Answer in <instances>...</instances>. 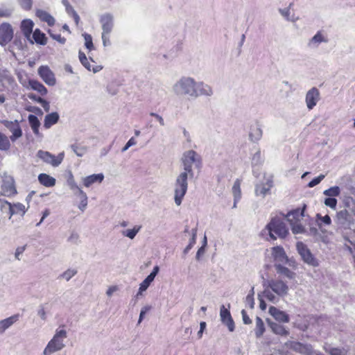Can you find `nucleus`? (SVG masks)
Listing matches in <instances>:
<instances>
[{
  "label": "nucleus",
  "instance_id": "dca6fc26",
  "mask_svg": "<svg viewBox=\"0 0 355 355\" xmlns=\"http://www.w3.org/2000/svg\"><path fill=\"white\" fill-rule=\"evenodd\" d=\"M34 23L30 19H26L21 21L20 29L26 38L30 40L31 34L33 32Z\"/></svg>",
  "mask_w": 355,
  "mask_h": 355
},
{
  "label": "nucleus",
  "instance_id": "13d9d810",
  "mask_svg": "<svg viewBox=\"0 0 355 355\" xmlns=\"http://www.w3.org/2000/svg\"><path fill=\"white\" fill-rule=\"evenodd\" d=\"M241 314H242V317H243V321L245 324H249L252 323V320H250V318H249V316L247 314V312L244 309L242 310Z\"/></svg>",
  "mask_w": 355,
  "mask_h": 355
},
{
  "label": "nucleus",
  "instance_id": "c85d7f7f",
  "mask_svg": "<svg viewBox=\"0 0 355 355\" xmlns=\"http://www.w3.org/2000/svg\"><path fill=\"white\" fill-rule=\"evenodd\" d=\"M270 327L272 329V331L277 335L282 336H286L289 334V331L286 329V328L277 322H272L270 324Z\"/></svg>",
  "mask_w": 355,
  "mask_h": 355
},
{
  "label": "nucleus",
  "instance_id": "0e129e2a",
  "mask_svg": "<svg viewBox=\"0 0 355 355\" xmlns=\"http://www.w3.org/2000/svg\"><path fill=\"white\" fill-rule=\"evenodd\" d=\"M118 289L117 286H112L109 287V288L107 291V295L108 296H111L114 292H115Z\"/></svg>",
  "mask_w": 355,
  "mask_h": 355
},
{
  "label": "nucleus",
  "instance_id": "9d476101",
  "mask_svg": "<svg viewBox=\"0 0 355 355\" xmlns=\"http://www.w3.org/2000/svg\"><path fill=\"white\" fill-rule=\"evenodd\" d=\"M2 123L11 132L12 135L10 137L11 141H15L22 136V130L17 121L4 120Z\"/></svg>",
  "mask_w": 355,
  "mask_h": 355
},
{
  "label": "nucleus",
  "instance_id": "423d86ee",
  "mask_svg": "<svg viewBox=\"0 0 355 355\" xmlns=\"http://www.w3.org/2000/svg\"><path fill=\"white\" fill-rule=\"evenodd\" d=\"M298 253L302 257L303 261L309 266L317 267L319 266L318 260L311 253L307 245L302 241H299L296 244Z\"/></svg>",
  "mask_w": 355,
  "mask_h": 355
},
{
  "label": "nucleus",
  "instance_id": "6e6d98bb",
  "mask_svg": "<svg viewBox=\"0 0 355 355\" xmlns=\"http://www.w3.org/2000/svg\"><path fill=\"white\" fill-rule=\"evenodd\" d=\"M263 295L264 297L268 300L269 301H271V302H273L275 297V295H273V293L269 291V290H267L266 289L264 291H263Z\"/></svg>",
  "mask_w": 355,
  "mask_h": 355
},
{
  "label": "nucleus",
  "instance_id": "f03ea898",
  "mask_svg": "<svg viewBox=\"0 0 355 355\" xmlns=\"http://www.w3.org/2000/svg\"><path fill=\"white\" fill-rule=\"evenodd\" d=\"M344 209L338 211L336 218L343 226H348L355 223V199L346 196L343 200Z\"/></svg>",
  "mask_w": 355,
  "mask_h": 355
},
{
  "label": "nucleus",
  "instance_id": "7c9ffc66",
  "mask_svg": "<svg viewBox=\"0 0 355 355\" xmlns=\"http://www.w3.org/2000/svg\"><path fill=\"white\" fill-rule=\"evenodd\" d=\"M272 254L275 260L279 259L280 261H283L284 259H287L284 250L281 246L273 247L272 248Z\"/></svg>",
  "mask_w": 355,
  "mask_h": 355
},
{
  "label": "nucleus",
  "instance_id": "20e7f679",
  "mask_svg": "<svg viewBox=\"0 0 355 355\" xmlns=\"http://www.w3.org/2000/svg\"><path fill=\"white\" fill-rule=\"evenodd\" d=\"M175 89L178 94H189L197 96L196 83L191 78H183L175 85Z\"/></svg>",
  "mask_w": 355,
  "mask_h": 355
},
{
  "label": "nucleus",
  "instance_id": "9b49d317",
  "mask_svg": "<svg viewBox=\"0 0 355 355\" xmlns=\"http://www.w3.org/2000/svg\"><path fill=\"white\" fill-rule=\"evenodd\" d=\"M320 100V92L316 87L309 90L306 94V103L309 110H312Z\"/></svg>",
  "mask_w": 355,
  "mask_h": 355
},
{
  "label": "nucleus",
  "instance_id": "bb28decb",
  "mask_svg": "<svg viewBox=\"0 0 355 355\" xmlns=\"http://www.w3.org/2000/svg\"><path fill=\"white\" fill-rule=\"evenodd\" d=\"M79 60L81 62V64L89 71H93L94 72H97L101 69V67L99 66H97L96 67H92L90 64V62H89L86 55L82 52L79 51L78 53Z\"/></svg>",
  "mask_w": 355,
  "mask_h": 355
},
{
  "label": "nucleus",
  "instance_id": "4c0bfd02",
  "mask_svg": "<svg viewBox=\"0 0 355 355\" xmlns=\"http://www.w3.org/2000/svg\"><path fill=\"white\" fill-rule=\"evenodd\" d=\"M265 331L264 323L259 317L256 318L255 334L257 337H261Z\"/></svg>",
  "mask_w": 355,
  "mask_h": 355
},
{
  "label": "nucleus",
  "instance_id": "412c9836",
  "mask_svg": "<svg viewBox=\"0 0 355 355\" xmlns=\"http://www.w3.org/2000/svg\"><path fill=\"white\" fill-rule=\"evenodd\" d=\"M51 340L44 350V354L45 355H49L56 351L60 350L64 347L62 340H60V338H57L52 345H51Z\"/></svg>",
  "mask_w": 355,
  "mask_h": 355
},
{
  "label": "nucleus",
  "instance_id": "4be33fe9",
  "mask_svg": "<svg viewBox=\"0 0 355 355\" xmlns=\"http://www.w3.org/2000/svg\"><path fill=\"white\" fill-rule=\"evenodd\" d=\"M159 272V267L157 266H155L153 271L150 275L147 276V277L141 283L139 286V291L142 292L146 291L148 287L150 286V283L154 280L155 276Z\"/></svg>",
  "mask_w": 355,
  "mask_h": 355
},
{
  "label": "nucleus",
  "instance_id": "603ef678",
  "mask_svg": "<svg viewBox=\"0 0 355 355\" xmlns=\"http://www.w3.org/2000/svg\"><path fill=\"white\" fill-rule=\"evenodd\" d=\"M325 40L320 32H318L311 39V42L320 43L324 42Z\"/></svg>",
  "mask_w": 355,
  "mask_h": 355
},
{
  "label": "nucleus",
  "instance_id": "680f3d73",
  "mask_svg": "<svg viewBox=\"0 0 355 355\" xmlns=\"http://www.w3.org/2000/svg\"><path fill=\"white\" fill-rule=\"evenodd\" d=\"M10 15V12L8 10L0 9V17H8Z\"/></svg>",
  "mask_w": 355,
  "mask_h": 355
},
{
  "label": "nucleus",
  "instance_id": "e433bc0d",
  "mask_svg": "<svg viewBox=\"0 0 355 355\" xmlns=\"http://www.w3.org/2000/svg\"><path fill=\"white\" fill-rule=\"evenodd\" d=\"M0 81L2 83H7L10 86L15 84L14 78L11 75L8 74L7 71L0 73Z\"/></svg>",
  "mask_w": 355,
  "mask_h": 355
},
{
  "label": "nucleus",
  "instance_id": "f3484780",
  "mask_svg": "<svg viewBox=\"0 0 355 355\" xmlns=\"http://www.w3.org/2000/svg\"><path fill=\"white\" fill-rule=\"evenodd\" d=\"M4 196L7 197L14 196L17 193L15 181L12 179L5 181L1 187Z\"/></svg>",
  "mask_w": 355,
  "mask_h": 355
},
{
  "label": "nucleus",
  "instance_id": "7ed1b4c3",
  "mask_svg": "<svg viewBox=\"0 0 355 355\" xmlns=\"http://www.w3.org/2000/svg\"><path fill=\"white\" fill-rule=\"evenodd\" d=\"M267 228L272 239H276L277 237L285 238L288 234V230L285 223L279 218H272L268 224Z\"/></svg>",
  "mask_w": 355,
  "mask_h": 355
},
{
  "label": "nucleus",
  "instance_id": "864d4df0",
  "mask_svg": "<svg viewBox=\"0 0 355 355\" xmlns=\"http://www.w3.org/2000/svg\"><path fill=\"white\" fill-rule=\"evenodd\" d=\"M71 148L73 150V152L78 156V157H82L85 152V148L83 147H79L77 145H72L71 146Z\"/></svg>",
  "mask_w": 355,
  "mask_h": 355
},
{
  "label": "nucleus",
  "instance_id": "393cba45",
  "mask_svg": "<svg viewBox=\"0 0 355 355\" xmlns=\"http://www.w3.org/2000/svg\"><path fill=\"white\" fill-rule=\"evenodd\" d=\"M19 318V314L13 315L9 318L0 321V331L3 332L6 329L10 327L12 324L16 322Z\"/></svg>",
  "mask_w": 355,
  "mask_h": 355
},
{
  "label": "nucleus",
  "instance_id": "aec40b11",
  "mask_svg": "<svg viewBox=\"0 0 355 355\" xmlns=\"http://www.w3.org/2000/svg\"><path fill=\"white\" fill-rule=\"evenodd\" d=\"M32 35L33 41L30 40L31 43L35 42L37 44L44 46L47 44L48 39L46 35L42 32L39 28H36Z\"/></svg>",
  "mask_w": 355,
  "mask_h": 355
},
{
  "label": "nucleus",
  "instance_id": "cd10ccee",
  "mask_svg": "<svg viewBox=\"0 0 355 355\" xmlns=\"http://www.w3.org/2000/svg\"><path fill=\"white\" fill-rule=\"evenodd\" d=\"M272 187V182L268 181L266 184L261 183L256 186L255 193L257 196H265Z\"/></svg>",
  "mask_w": 355,
  "mask_h": 355
},
{
  "label": "nucleus",
  "instance_id": "a18cd8bd",
  "mask_svg": "<svg viewBox=\"0 0 355 355\" xmlns=\"http://www.w3.org/2000/svg\"><path fill=\"white\" fill-rule=\"evenodd\" d=\"M324 205L335 209L337 205V200L335 198H327L324 200Z\"/></svg>",
  "mask_w": 355,
  "mask_h": 355
},
{
  "label": "nucleus",
  "instance_id": "1a4fd4ad",
  "mask_svg": "<svg viewBox=\"0 0 355 355\" xmlns=\"http://www.w3.org/2000/svg\"><path fill=\"white\" fill-rule=\"evenodd\" d=\"M14 31L8 23L0 24V44L3 46L9 43L13 38Z\"/></svg>",
  "mask_w": 355,
  "mask_h": 355
},
{
  "label": "nucleus",
  "instance_id": "5fc2aeb1",
  "mask_svg": "<svg viewBox=\"0 0 355 355\" xmlns=\"http://www.w3.org/2000/svg\"><path fill=\"white\" fill-rule=\"evenodd\" d=\"M254 287H252L245 298L246 302L250 304L251 307H253L254 306Z\"/></svg>",
  "mask_w": 355,
  "mask_h": 355
},
{
  "label": "nucleus",
  "instance_id": "49530a36",
  "mask_svg": "<svg viewBox=\"0 0 355 355\" xmlns=\"http://www.w3.org/2000/svg\"><path fill=\"white\" fill-rule=\"evenodd\" d=\"M290 224L292 226V231L294 234L302 233L304 230V227L300 224V222Z\"/></svg>",
  "mask_w": 355,
  "mask_h": 355
},
{
  "label": "nucleus",
  "instance_id": "79ce46f5",
  "mask_svg": "<svg viewBox=\"0 0 355 355\" xmlns=\"http://www.w3.org/2000/svg\"><path fill=\"white\" fill-rule=\"evenodd\" d=\"M83 35L85 39V45L86 48L89 51H92V49H94V44H93L92 37L91 35H89L88 33H84Z\"/></svg>",
  "mask_w": 355,
  "mask_h": 355
},
{
  "label": "nucleus",
  "instance_id": "f704fd0d",
  "mask_svg": "<svg viewBox=\"0 0 355 355\" xmlns=\"http://www.w3.org/2000/svg\"><path fill=\"white\" fill-rule=\"evenodd\" d=\"M262 136V130L258 126H253L250 128V138L252 141H258Z\"/></svg>",
  "mask_w": 355,
  "mask_h": 355
},
{
  "label": "nucleus",
  "instance_id": "4d7b16f0",
  "mask_svg": "<svg viewBox=\"0 0 355 355\" xmlns=\"http://www.w3.org/2000/svg\"><path fill=\"white\" fill-rule=\"evenodd\" d=\"M25 249H26V245L18 247L16 249L15 254V257L16 259H18V260L20 259L19 256L21 254H23V252H24Z\"/></svg>",
  "mask_w": 355,
  "mask_h": 355
},
{
  "label": "nucleus",
  "instance_id": "a211bd4d",
  "mask_svg": "<svg viewBox=\"0 0 355 355\" xmlns=\"http://www.w3.org/2000/svg\"><path fill=\"white\" fill-rule=\"evenodd\" d=\"M5 203L9 207L10 217L14 214L24 216L26 211L25 205L20 202L12 204L8 201H5Z\"/></svg>",
  "mask_w": 355,
  "mask_h": 355
},
{
  "label": "nucleus",
  "instance_id": "69168bd1",
  "mask_svg": "<svg viewBox=\"0 0 355 355\" xmlns=\"http://www.w3.org/2000/svg\"><path fill=\"white\" fill-rule=\"evenodd\" d=\"M71 16L73 17L76 24L78 25L80 21V17L77 12L76 11H73V14L71 15Z\"/></svg>",
  "mask_w": 355,
  "mask_h": 355
},
{
  "label": "nucleus",
  "instance_id": "5701e85b",
  "mask_svg": "<svg viewBox=\"0 0 355 355\" xmlns=\"http://www.w3.org/2000/svg\"><path fill=\"white\" fill-rule=\"evenodd\" d=\"M36 16L44 22H46L49 26L55 24V20L48 12L43 10H38L36 12Z\"/></svg>",
  "mask_w": 355,
  "mask_h": 355
},
{
  "label": "nucleus",
  "instance_id": "37998d69",
  "mask_svg": "<svg viewBox=\"0 0 355 355\" xmlns=\"http://www.w3.org/2000/svg\"><path fill=\"white\" fill-rule=\"evenodd\" d=\"M18 2L25 10H30L32 8L33 0H18Z\"/></svg>",
  "mask_w": 355,
  "mask_h": 355
},
{
  "label": "nucleus",
  "instance_id": "2f4dec72",
  "mask_svg": "<svg viewBox=\"0 0 355 355\" xmlns=\"http://www.w3.org/2000/svg\"><path fill=\"white\" fill-rule=\"evenodd\" d=\"M232 193L234 197V207H236V204L240 200L241 197V181L237 179L232 187Z\"/></svg>",
  "mask_w": 355,
  "mask_h": 355
},
{
  "label": "nucleus",
  "instance_id": "473e14b6",
  "mask_svg": "<svg viewBox=\"0 0 355 355\" xmlns=\"http://www.w3.org/2000/svg\"><path fill=\"white\" fill-rule=\"evenodd\" d=\"M10 146L9 138L0 132V150L7 151L10 148Z\"/></svg>",
  "mask_w": 355,
  "mask_h": 355
},
{
  "label": "nucleus",
  "instance_id": "a19ab883",
  "mask_svg": "<svg viewBox=\"0 0 355 355\" xmlns=\"http://www.w3.org/2000/svg\"><path fill=\"white\" fill-rule=\"evenodd\" d=\"M141 227L140 226H135L132 229L127 230L126 231L123 232V235L132 239L135 238L136 234L139 231Z\"/></svg>",
  "mask_w": 355,
  "mask_h": 355
},
{
  "label": "nucleus",
  "instance_id": "ea45409f",
  "mask_svg": "<svg viewBox=\"0 0 355 355\" xmlns=\"http://www.w3.org/2000/svg\"><path fill=\"white\" fill-rule=\"evenodd\" d=\"M340 193V189L338 186L330 187L324 191V194L327 196L336 197L338 196Z\"/></svg>",
  "mask_w": 355,
  "mask_h": 355
},
{
  "label": "nucleus",
  "instance_id": "39448f33",
  "mask_svg": "<svg viewBox=\"0 0 355 355\" xmlns=\"http://www.w3.org/2000/svg\"><path fill=\"white\" fill-rule=\"evenodd\" d=\"M100 22L102 25V40L105 46L111 44L110 35L112 31L114 23L113 17L110 14H105L101 17Z\"/></svg>",
  "mask_w": 355,
  "mask_h": 355
},
{
  "label": "nucleus",
  "instance_id": "4468645a",
  "mask_svg": "<svg viewBox=\"0 0 355 355\" xmlns=\"http://www.w3.org/2000/svg\"><path fill=\"white\" fill-rule=\"evenodd\" d=\"M269 313L279 322L287 323L290 320L289 315L285 311H281L275 306L269 308Z\"/></svg>",
  "mask_w": 355,
  "mask_h": 355
},
{
  "label": "nucleus",
  "instance_id": "bf43d9fd",
  "mask_svg": "<svg viewBox=\"0 0 355 355\" xmlns=\"http://www.w3.org/2000/svg\"><path fill=\"white\" fill-rule=\"evenodd\" d=\"M150 309V306H144L141 311V313H140V315H139V323H140L141 322V320H143L144 317V315L146 314V313L147 311H148Z\"/></svg>",
  "mask_w": 355,
  "mask_h": 355
},
{
  "label": "nucleus",
  "instance_id": "58836bf2",
  "mask_svg": "<svg viewBox=\"0 0 355 355\" xmlns=\"http://www.w3.org/2000/svg\"><path fill=\"white\" fill-rule=\"evenodd\" d=\"M325 352L330 355H347V351L344 348L331 347L329 349H324Z\"/></svg>",
  "mask_w": 355,
  "mask_h": 355
},
{
  "label": "nucleus",
  "instance_id": "c9c22d12",
  "mask_svg": "<svg viewBox=\"0 0 355 355\" xmlns=\"http://www.w3.org/2000/svg\"><path fill=\"white\" fill-rule=\"evenodd\" d=\"M277 272L289 279H293L295 276V273L290 270L288 268L282 266L281 265L275 266Z\"/></svg>",
  "mask_w": 355,
  "mask_h": 355
},
{
  "label": "nucleus",
  "instance_id": "ddd939ff",
  "mask_svg": "<svg viewBox=\"0 0 355 355\" xmlns=\"http://www.w3.org/2000/svg\"><path fill=\"white\" fill-rule=\"evenodd\" d=\"M27 89H31L36 91L40 96H44L46 95L48 91L45 86L35 79H29L28 84L25 85Z\"/></svg>",
  "mask_w": 355,
  "mask_h": 355
},
{
  "label": "nucleus",
  "instance_id": "b1692460",
  "mask_svg": "<svg viewBox=\"0 0 355 355\" xmlns=\"http://www.w3.org/2000/svg\"><path fill=\"white\" fill-rule=\"evenodd\" d=\"M38 181L42 185L46 187H52L55 186L56 183L55 179L46 173H40L38 175Z\"/></svg>",
  "mask_w": 355,
  "mask_h": 355
},
{
  "label": "nucleus",
  "instance_id": "6e6552de",
  "mask_svg": "<svg viewBox=\"0 0 355 355\" xmlns=\"http://www.w3.org/2000/svg\"><path fill=\"white\" fill-rule=\"evenodd\" d=\"M38 75L42 80L49 86H54L56 83V78L54 73L51 70L49 67L42 65L38 68Z\"/></svg>",
  "mask_w": 355,
  "mask_h": 355
},
{
  "label": "nucleus",
  "instance_id": "052dcab7",
  "mask_svg": "<svg viewBox=\"0 0 355 355\" xmlns=\"http://www.w3.org/2000/svg\"><path fill=\"white\" fill-rule=\"evenodd\" d=\"M137 143L134 137L130 138L128 141L126 143L125 147L123 148V150H127L129 147L135 145Z\"/></svg>",
  "mask_w": 355,
  "mask_h": 355
},
{
  "label": "nucleus",
  "instance_id": "72a5a7b5",
  "mask_svg": "<svg viewBox=\"0 0 355 355\" xmlns=\"http://www.w3.org/2000/svg\"><path fill=\"white\" fill-rule=\"evenodd\" d=\"M28 122L33 132L35 134H37L39 132V128L40 125V123L37 117L33 114H30L28 116Z\"/></svg>",
  "mask_w": 355,
  "mask_h": 355
},
{
  "label": "nucleus",
  "instance_id": "c03bdc74",
  "mask_svg": "<svg viewBox=\"0 0 355 355\" xmlns=\"http://www.w3.org/2000/svg\"><path fill=\"white\" fill-rule=\"evenodd\" d=\"M80 193L82 195L83 199L79 205V208L82 211H84V209L86 208L87 205V197L86 196V193L83 192L81 189H79Z\"/></svg>",
  "mask_w": 355,
  "mask_h": 355
},
{
  "label": "nucleus",
  "instance_id": "de8ad7c7",
  "mask_svg": "<svg viewBox=\"0 0 355 355\" xmlns=\"http://www.w3.org/2000/svg\"><path fill=\"white\" fill-rule=\"evenodd\" d=\"M67 337V332L64 329H61L59 331H57L53 338L51 339V343L52 345L53 342L57 339V338H60L62 340V338H64Z\"/></svg>",
  "mask_w": 355,
  "mask_h": 355
},
{
  "label": "nucleus",
  "instance_id": "e2e57ef3",
  "mask_svg": "<svg viewBox=\"0 0 355 355\" xmlns=\"http://www.w3.org/2000/svg\"><path fill=\"white\" fill-rule=\"evenodd\" d=\"M150 115L155 117L157 119V121L159 122L161 125H164V119H162V117L161 116H159L155 113H150Z\"/></svg>",
  "mask_w": 355,
  "mask_h": 355
},
{
  "label": "nucleus",
  "instance_id": "f257e3e1",
  "mask_svg": "<svg viewBox=\"0 0 355 355\" xmlns=\"http://www.w3.org/2000/svg\"><path fill=\"white\" fill-rule=\"evenodd\" d=\"M184 171L178 177L175 184V202L177 205H180L182 198L187 193L188 183V176L193 178L192 165L200 168L202 164L201 157L196 151L191 150L184 153L182 159Z\"/></svg>",
  "mask_w": 355,
  "mask_h": 355
},
{
  "label": "nucleus",
  "instance_id": "0eeeda50",
  "mask_svg": "<svg viewBox=\"0 0 355 355\" xmlns=\"http://www.w3.org/2000/svg\"><path fill=\"white\" fill-rule=\"evenodd\" d=\"M37 156L44 162L49 164L53 166H58L62 163L64 159V153H61L58 156H55L49 152L39 150L37 152Z\"/></svg>",
  "mask_w": 355,
  "mask_h": 355
},
{
  "label": "nucleus",
  "instance_id": "3c124183",
  "mask_svg": "<svg viewBox=\"0 0 355 355\" xmlns=\"http://www.w3.org/2000/svg\"><path fill=\"white\" fill-rule=\"evenodd\" d=\"M77 271L75 270H67L61 275V277L66 280L69 281L72 277L76 274Z\"/></svg>",
  "mask_w": 355,
  "mask_h": 355
},
{
  "label": "nucleus",
  "instance_id": "c756f323",
  "mask_svg": "<svg viewBox=\"0 0 355 355\" xmlns=\"http://www.w3.org/2000/svg\"><path fill=\"white\" fill-rule=\"evenodd\" d=\"M59 119V115L57 112H52L47 114L44 119V127L46 128H50L55 124Z\"/></svg>",
  "mask_w": 355,
  "mask_h": 355
},
{
  "label": "nucleus",
  "instance_id": "6ab92c4d",
  "mask_svg": "<svg viewBox=\"0 0 355 355\" xmlns=\"http://www.w3.org/2000/svg\"><path fill=\"white\" fill-rule=\"evenodd\" d=\"M220 318L223 323L226 324L230 331H234V323L232 318L230 312L223 306L220 309Z\"/></svg>",
  "mask_w": 355,
  "mask_h": 355
},
{
  "label": "nucleus",
  "instance_id": "8fccbe9b",
  "mask_svg": "<svg viewBox=\"0 0 355 355\" xmlns=\"http://www.w3.org/2000/svg\"><path fill=\"white\" fill-rule=\"evenodd\" d=\"M48 33L50 36L55 40L58 41L61 44H64L66 42V39L64 37H62L60 34H53L51 33V30L48 31Z\"/></svg>",
  "mask_w": 355,
  "mask_h": 355
},
{
  "label": "nucleus",
  "instance_id": "f8f14e48",
  "mask_svg": "<svg viewBox=\"0 0 355 355\" xmlns=\"http://www.w3.org/2000/svg\"><path fill=\"white\" fill-rule=\"evenodd\" d=\"M268 284L272 291L277 294L283 295L287 293L288 286L282 280H271Z\"/></svg>",
  "mask_w": 355,
  "mask_h": 355
},
{
  "label": "nucleus",
  "instance_id": "09e8293b",
  "mask_svg": "<svg viewBox=\"0 0 355 355\" xmlns=\"http://www.w3.org/2000/svg\"><path fill=\"white\" fill-rule=\"evenodd\" d=\"M324 178V175H320L319 176L313 178L312 180H311L309 184H308V186L309 187H313L316 185H318L323 179Z\"/></svg>",
  "mask_w": 355,
  "mask_h": 355
},
{
  "label": "nucleus",
  "instance_id": "a878e982",
  "mask_svg": "<svg viewBox=\"0 0 355 355\" xmlns=\"http://www.w3.org/2000/svg\"><path fill=\"white\" fill-rule=\"evenodd\" d=\"M104 179V175L102 173L93 174L87 176L83 180V184L86 187H90L95 182L101 183Z\"/></svg>",
  "mask_w": 355,
  "mask_h": 355
},
{
  "label": "nucleus",
  "instance_id": "774afa93",
  "mask_svg": "<svg viewBox=\"0 0 355 355\" xmlns=\"http://www.w3.org/2000/svg\"><path fill=\"white\" fill-rule=\"evenodd\" d=\"M38 314L43 320L46 319V312L43 308L38 311Z\"/></svg>",
  "mask_w": 355,
  "mask_h": 355
},
{
  "label": "nucleus",
  "instance_id": "338daca9",
  "mask_svg": "<svg viewBox=\"0 0 355 355\" xmlns=\"http://www.w3.org/2000/svg\"><path fill=\"white\" fill-rule=\"evenodd\" d=\"M322 220L323 223H324L327 225H329L331 223V218L328 215L324 216L322 218Z\"/></svg>",
  "mask_w": 355,
  "mask_h": 355
},
{
  "label": "nucleus",
  "instance_id": "2eb2a0df",
  "mask_svg": "<svg viewBox=\"0 0 355 355\" xmlns=\"http://www.w3.org/2000/svg\"><path fill=\"white\" fill-rule=\"evenodd\" d=\"M306 206L304 205L302 209L297 208L289 211L287 215V220L290 223H297L300 222L304 216V212Z\"/></svg>",
  "mask_w": 355,
  "mask_h": 355
}]
</instances>
